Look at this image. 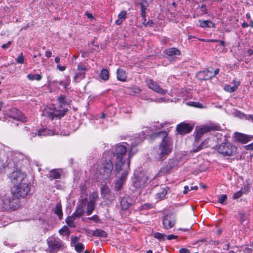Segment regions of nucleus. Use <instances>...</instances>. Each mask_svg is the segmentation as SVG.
I'll use <instances>...</instances> for the list:
<instances>
[{"label":"nucleus","instance_id":"1","mask_svg":"<svg viewBox=\"0 0 253 253\" xmlns=\"http://www.w3.org/2000/svg\"><path fill=\"white\" fill-rule=\"evenodd\" d=\"M144 133L141 137L139 136L135 141L131 143L130 150L126 157V148L124 145L118 144L113 150L108 152L103 155L101 163L96 168V174L98 178L104 179L108 178L111 174L113 168V162L115 163V171L116 174L120 172L124 164L128 163L129 166L130 159L133 154L132 151L133 147L142 142L145 138Z\"/></svg>","mask_w":253,"mask_h":253},{"label":"nucleus","instance_id":"2","mask_svg":"<svg viewBox=\"0 0 253 253\" xmlns=\"http://www.w3.org/2000/svg\"><path fill=\"white\" fill-rule=\"evenodd\" d=\"M151 137L152 138L161 137L162 139L159 145L158 156L160 160H165L172 151L173 142L172 139L168 136L167 132L165 131L154 133L151 134Z\"/></svg>","mask_w":253,"mask_h":253},{"label":"nucleus","instance_id":"3","mask_svg":"<svg viewBox=\"0 0 253 253\" xmlns=\"http://www.w3.org/2000/svg\"><path fill=\"white\" fill-rule=\"evenodd\" d=\"M58 101L60 104V107L58 109H46L44 110L43 115L47 117L50 120L60 119L64 117L68 112V109L62 107L63 105H68L70 100L67 98L64 95H61L58 98Z\"/></svg>","mask_w":253,"mask_h":253},{"label":"nucleus","instance_id":"4","mask_svg":"<svg viewBox=\"0 0 253 253\" xmlns=\"http://www.w3.org/2000/svg\"><path fill=\"white\" fill-rule=\"evenodd\" d=\"M46 241L47 245L46 251L49 253H57L64 251L67 248L64 241L57 237L49 236Z\"/></svg>","mask_w":253,"mask_h":253},{"label":"nucleus","instance_id":"5","mask_svg":"<svg viewBox=\"0 0 253 253\" xmlns=\"http://www.w3.org/2000/svg\"><path fill=\"white\" fill-rule=\"evenodd\" d=\"M30 191V183L27 181L20 182L19 185L14 187L11 190L12 196L18 198L24 197Z\"/></svg>","mask_w":253,"mask_h":253},{"label":"nucleus","instance_id":"6","mask_svg":"<svg viewBox=\"0 0 253 253\" xmlns=\"http://www.w3.org/2000/svg\"><path fill=\"white\" fill-rule=\"evenodd\" d=\"M2 208L5 210H15L19 206L20 201L18 198L5 195L1 200Z\"/></svg>","mask_w":253,"mask_h":253},{"label":"nucleus","instance_id":"7","mask_svg":"<svg viewBox=\"0 0 253 253\" xmlns=\"http://www.w3.org/2000/svg\"><path fill=\"white\" fill-rule=\"evenodd\" d=\"M220 129V126L215 123H210L204 125L201 127L196 128L195 139L196 140L200 139L205 133L209 131L219 130Z\"/></svg>","mask_w":253,"mask_h":253},{"label":"nucleus","instance_id":"8","mask_svg":"<svg viewBox=\"0 0 253 253\" xmlns=\"http://www.w3.org/2000/svg\"><path fill=\"white\" fill-rule=\"evenodd\" d=\"M236 149V147L233 144L226 142L219 145L217 151L223 156H231L235 154Z\"/></svg>","mask_w":253,"mask_h":253},{"label":"nucleus","instance_id":"9","mask_svg":"<svg viewBox=\"0 0 253 253\" xmlns=\"http://www.w3.org/2000/svg\"><path fill=\"white\" fill-rule=\"evenodd\" d=\"M130 167L128 166V163L124 164L123 168L120 169V172H121V176L115 183V188L116 190L119 191L122 188V186L126 179Z\"/></svg>","mask_w":253,"mask_h":253},{"label":"nucleus","instance_id":"10","mask_svg":"<svg viewBox=\"0 0 253 253\" xmlns=\"http://www.w3.org/2000/svg\"><path fill=\"white\" fill-rule=\"evenodd\" d=\"M149 183L148 175L144 173H140L139 175L135 176L133 181V185L136 188H142L145 187Z\"/></svg>","mask_w":253,"mask_h":253},{"label":"nucleus","instance_id":"11","mask_svg":"<svg viewBox=\"0 0 253 253\" xmlns=\"http://www.w3.org/2000/svg\"><path fill=\"white\" fill-rule=\"evenodd\" d=\"M26 174L20 170L16 169L14 170L9 176L10 178L13 183H16L18 181L20 182L27 181Z\"/></svg>","mask_w":253,"mask_h":253},{"label":"nucleus","instance_id":"12","mask_svg":"<svg viewBox=\"0 0 253 253\" xmlns=\"http://www.w3.org/2000/svg\"><path fill=\"white\" fill-rule=\"evenodd\" d=\"M87 70L85 66L82 63H80L77 66L74 80L76 83L80 82L85 78V73Z\"/></svg>","mask_w":253,"mask_h":253},{"label":"nucleus","instance_id":"13","mask_svg":"<svg viewBox=\"0 0 253 253\" xmlns=\"http://www.w3.org/2000/svg\"><path fill=\"white\" fill-rule=\"evenodd\" d=\"M7 116L13 119L20 120L23 122H26V118L19 110L15 108H11L8 112Z\"/></svg>","mask_w":253,"mask_h":253},{"label":"nucleus","instance_id":"14","mask_svg":"<svg viewBox=\"0 0 253 253\" xmlns=\"http://www.w3.org/2000/svg\"><path fill=\"white\" fill-rule=\"evenodd\" d=\"M146 82L149 88L153 91L161 94H165L167 93V90L161 88L158 84L153 80L148 79Z\"/></svg>","mask_w":253,"mask_h":253},{"label":"nucleus","instance_id":"15","mask_svg":"<svg viewBox=\"0 0 253 253\" xmlns=\"http://www.w3.org/2000/svg\"><path fill=\"white\" fill-rule=\"evenodd\" d=\"M21 133L23 138L27 141L31 140L37 135V132L34 131L33 128L28 126H25Z\"/></svg>","mask_w":253,"mask_h":253},{"label":"nucleus","instance_id":"16","mask_svg":"<svg viewBox=\"0 0 253 253\" xmlns=\"http://www.w3.org/2000/svg\"><path fill=\"white\" fill-rule=\"evenodd\" d=\"M163 224L164 228L169 229L172 228L175 224V216L172 214H167L163 219Z\"/></svg>","mask_w":253,"mask_h":253},{"label":"nucleus","instance_id":"17","mask_svg":"<svg viewBox=\"0 0 253 253\" xmlns=\"http://www.w3.org/2000/svg\"><path fill=\"white\" fill-rule=\"evenodd\" d=\"M193 127L188 123H182L177 125L176 130L179 134L184 135L191 132Z\"/></svg>","mask_w":253,"mask_h":253},{"label":"nucleus","instance_id":"18","mask_svg":"<svg viewBox=\"0 0 253 253\" xmlns=\"http://www.w3.org/2000/svg\"><path fill=\"white\" fill-rule=\"evenodd\" d=\"M164 52L167 55V58L172 61H174L176 59V56H179L181 54L180 50L175 47L166 49Z\"/></svg>","mask_w":253,"mask_h":253},{"label":"nucleus","instance_id":"19","mask_svg":"<svg viewBox=\"0 0 253 253\" xmlns=\"http://www.w3.org/2000/svg\"><path fill=\"white\" fill-rule=\"evenodd\" d=\"M234 136L236 140L243 144L247 143L253 139V136L248 135L238 132H236L234 133Z\"/></svg>","mask_w":253,"mask_h":253},{"label":"nucleus","instance_id":"20","mask_svg":"<svg viewBox=\"0 0 253 253\" xmlns=\"http://www.w3.org/2000/svg\"><path fill=\"white\" fill-rule=\"evenodd\" d=\"M197 77L200 80H208L212 78L211 72L208 68L206 70L200 71L197 74Z\"/></svg>","mask_w":253,"mask_h":253},{"label":"nucleus","instance_id":"21","mask_svg":"<svg viewBox=\"0 0 253 253\" xmlns=\"http://www.w3.org/2000/svg\"><path fill=\"white\" fill-rule=\"evenodd\" d=\"M86 205L85 201L83 200L76 207V210L73 213L74 215L76 216L78 218L81 217L84 213V208Z\"/></svg>","mask_w":253,"mask_h":253},{"label":"nucleus","instance_id":"22","mask_svg":"<svg viewBox=\"0 0 253 253\" xmlns=\"http://www.w3.org/2000/svg\"><path fill=\"white\" fill-rule=\"evenodd\" d=\"M139 1V4L141 6V15L142 17H145L146 14V10L149 4L153 1V0H138Z\"/></svg>","mask_w":253,"mask_h":253},{"label":"nucleus","instance_id":"23","mask_svg":"<svg viewBox=\"0 0 253 253\" xmlns=\"http://www.w3.org/2000/svg\"><path fill=\"white\" fill-rule=\"evenodd\" d=\"M132 200L129 197H124L121 201V206L124 210H127L131 206Z\"/></svg>","mask_w":253,"mask_h":253},{"label":"nucleus","instance_id":"24","mask_svg":"<svg viewBox=\"0 0 253 253\" xmlns=\"http://www.w3.org/2000/svg\"><path fill=\"white\" fill-rule=\"evenodd\" d=\"M117 79L122 82H125L127 78L126 72L122 69H118L117 70Z\"/></svg>","mask_w":253,"mask_h":253},{"label":"nucleus","instance_id":"25","mask_svg":"<svg viewBox=\"0 0 253 253\" xmlns=\"http://www.w3.org/2000/svg\"><path fill=\"white\" fill-rule=\"evenodd\" d=\"M48 177L51 180L60 178L61 173L59 170H52L48 174Z\"/></svg>","mask_w":253,"mask_h":253},{"label":"nucleus","instance_id":"26","mask_svg":"<svg viewBox=\"0 0 253 253\" xmlns=\"http://www.w3.org/2000/svg\"><path fill=\"white\" fill-rule=\"evenodd\" d=\"M78 218L76 216L74 215L73 213L72 215L68 216L66 219V222L67 224L72 228L75 227L76 225L74 223V221Z\"/></svg>","mask_w":253,"mask_h":253},{"label":"nucleus","instance_id":"27","mask_svg":"<svg viewBox=\"0 0 253 253\" xmlns=\"http://www.w3.org/2000/svg\"><path fill=\"white\" fill-rule=\"evenodd\" d=\"M200 26L202 28L206 27H214V24L210 20H201L199 21Z\"/></svg>","mask_w":253,"mask_h":253},{"label":"nucleus","instance_id":"28","mask_svg":"<svg viewBox=\"0 0 253 253\" xmlns=\"http://www.w3.org/2000/svg\"><path fill=\"white\" fill-rule=\"evenodd\" d=\"M92 235L94 236L105 238L107 236V233L101 229H97L93 232Z\"/></svg>","mask_w":253,"mask_h":253},{"label":"nucleus","instance_id":"29","mask_svg":"<svg viewBox=\"0 0 253 253\" xmlns=\"http://www.w3.org/2000/svg\"><path fill=\"white\" fill-rule=\"evenodd\" d=\"M54 212L58 216L60 219L62 218L63 214L62 211V207L61 204L59 203L56 205L54 210Z\"/></svg>","mask_w":253,"mask_h":253},{"label":"nucleus","instance_id":"30","mask_svg":"<svg viewBox=\"0 0 253 253\" xmlns=\"http://www.w3.org/2000/svg\"><path fill=\"white\" fill-rule=\"evenodd\" d=\"M99 77L101 79L104 81L108 80L109 78V72L108 70L106 69H102L101 71Z\"/></svg>","mask_w":253,"mask_h":253},{"label":"nucleus","instance_id":"31","mask_svg":"<svg viewBox=\"0 0 253 253\" xmlns=\"http://www.w3.org/2000/svg\"><path fill=\"white\" fill-rule=\"evenodd\" d=\"M27 78L30 81L36 80V81H39L42 79V77L41 75L38 74H29L27 76Z\"/></svg>","mask_w":253,"mask_h":253},{"label":"nucleus","instance_id":"32","mask_svg":"<svg viewBox=\"0 0 253 253\" xmlns=\"http://www.w3.org/2000/svg\"><path fill=\"white\" fill-rule=\"evenodd\" d=\"M167 194V189L166 188H162L160 192L156 195V199L161 200L163 199Z\"/></svg>","mask_w":253,"mask_h":253},{"label":"nucleus","instance_id":"33","mask_svg":"<svg viewBox=\"0 0 253 253\" xmlns=\"http://www.w3.org/2000/svg\"><path fill=\"white\" fill-rule=\"evenodd\" d=\"M94 206H95V205H94V203L93 202L90 201V202H88L87 206V211H86L87 215H89L92 213L94 209Z\"/></svg>","mask_w":253,"mask_h":253},{"label":"nucleus","instance_id":"34","mask_svg":"<svg viewBox=\"0 0 253 253\" xmlns=\"http://www.w3.org/2000/svg\"><path fill=\"white\" fill-rule=\"evenodd\" d=\"M59 233L62 236H69L70 233L69 229L66 226H64L59 230Z\"/></svg>","mask_w":253,"mask_h":253},{"label":"nucleus","instance_id":"35","mask_svg":"<svg viewBox=\"0 0 253 253\" xmlns=\"http://www.w3.org/2000/svg\"><path fill=\"white\" fill-rule=\"evenodd\" d=\"M74 247L76 251L79 253H82L84 249V245L81 243H77Z\"/></svg>","mask_w":253,"mask_h":253},{"label":"nucleus","instance_id":"36","mask_svg":"<svg viewBox=\"0 0 253 253\" xmlns=\"http://www.w3.org/2000/svg\"><path fill=\"white\" fill-rule=\"evenodd\" d=\"M208 140H205L202 143H201L199 146H198L195 150H193L194 152H197L200 150H201L204 148L208 147L209 146L207 145Z\"/></svg>","mask_w":253,"mask_h":253},{"label":"nucleus","instance_id":"37","mask_svg":"<svg viewBox=\"0 0 253 253\" xmlns=\"http://www.w3.org/2000/svg\"><path fill=\"white\" fill-rule=\"evenodd\" d=\"M246 187H245L244 188V191L246 190ZM243 189H242L240 191L235 193L234 194V195H233V199H237L239 198L240 197H241L242 196L243 194L244 193H245V191L243 192Z\"/></svg>","mask_w":253,"mask_h":253},{"label":"nucleus","instance_id":"38","mask_svg":"<svg viewBox=\"0 0 253 253\" xmlns=\"http://www.w3.org/2000/svg\"><path fill=\"white\" fill-rule=\"evenodd\" d=\"M25 57H24L22 53H21L16 59V62L19 64H24L25 63Z\"/></svg>","mask_w":253,"mask_h":253},{"label":"nucleus","instance_id":"39","mask_svg":"<svg viewBox=\"0 0 253 253\" xmlns=\"http://www.w3.org/2000/svg\"><path fill=\"white\" fill-rule=\"evenodd\" d=\"M154 236L155 238H156L160 240H163V241L165 240V237H166V236L165 234H162V233H160L159 232L155 233L154 235Z\"/></svg>","mask_w":253,"mask_h":253},{"label":"nucleus","instance_id":"40","mask_svg":"<svg viewBox=\"0 0 253 253\" xmlns=\"http://www.w3.org/2000/svg\"><path fill=\"white\" fill-rule=\"evenodd\" d=\"M227 195H225V194H223L222 195H221L219 198H218V201L222 204H225V202L226 201V200H227Z\"/></svg>","mask_w":253,"mask_h":253},{"label":"nucleus","instance_id":"41","mask_svg":"<svg viewBox=\"0 0 253 253\" xmlns=\"http://www.w3.org/2000/svg\"><path fill=\"white\" fill-rule=\"evenodd\" d=\"M224 90L230 93L234 92L236 90L233 86H231L230 85H226L224 86Z\"/></svg>","mask_w":253,"mask_h":253},{"label":"nucleus","instance_id":"42","mask_svg":"<svg viewBox=\"0 0 253 253\" xmlns=\"http://www.w3.org/2000/svg\"><path fill=\"white\" fill-rule=\"evenodd\" d=\"M126 18V12L125 10L122 11L118 15V18L124 20Z\"/></svg>","mask_w":253,"mask_h":253},{"label":"nucleus","instance_id":"43","mask_svg":"<svg viewBox=\"0 0 253 253\" xmlns=\"http://www.w3.org/2000/svg\"><path fill=\"white\" fill-rule=\"evenodd\" d=\"M210 70L211 72V74L212 75V78L217 75L219 72V69H216V70H214L211 67H209Z\"/></svg>","mask_w":253,"mask_h":253},{"label":"nucleus","instance_id":"44","mask_svg":"<svg viewBox=\"0 0 253 253\" xmlns=\"http://www.w3.org/2000/svg\"><path fill=\"white\" fill-rule=\"evenodd\" d=\"M5 168V164L3 161L0 160V173L4 171Z\"/></svg>","mask_w":253,"mask_h":253},{"label":"nucleus","instance_id":"45","mask_svg":"<svg viewBox=\"0 0 253 253\" xmlns=\"http://www.w3.org/2000/svg\"><path fill=\"white\" fill-rule=\"evenodd\" d=\"M80 240V238L77 236L71 238V243L77 244V242Z\"/></svg>","mask_w":253,"mask_h":253},{"label":"nucleus","instance_id":"46","mask_svg":"<svg viewBox=\"0 0 253 253\" xmlns=\"http://www.w3.org/2000/svg\"><path fill=\"white\" fill-rule=\"evenodd\" d=\"M201 10L204 14L208 13V10L206 9V6L205 4H202L200 7Z\"/></svg>","mask_w":253,"mask_h":253},{"label":"nucleus","instance_id":"47","mask_svg":"<svg viewBox=\"0 0 253 253\" xmlns=\"http://www.w3.org/2000/svg\"><path fill=\"white\" fill-rule=\"evenodd\" d=\"M233 84H234L233 87L236 89V90H237V89L238 88V86L240 84V82L238 81L234 80L233 81Z\"/></svg>","mask_w":253,"mask_h":253},{"label":"nucleus","instance_id":"48","mask_svg":"<svg viewBox=\"0 0 253 253\" xmlns=\"http://www.w3.org/2000/svg\"><path fill=\"white\" fill-rule=\"evenodd\" d=\"M245 148L247 150H253V142L250 144L245 146Z\"/></svg>","mask_w":253,"mask_h":253},{"label":"nucleus","instance_id":"49","mask_svg":"<svg viewBox=\"0 0 253 253\" xmlns=\"http://www.w3.org/2000/svg\"><path fill=\"white\" fill-rule=\"evenodd\" d=\"M88 219L96 222H97L99 220L98 217L96 215H94L92 216L89 217Z\"/></svg>","mask_w":253,"mask_h":253},{"label":"nucleus","instance_id":"50","mask_svg":"<svg viewBox=\"0 0 253 253\" xmlns=\"http://www.w3.org/2000/svg\"><path fill=\"white\" fill-rule=\"evenodd\" d=\"M57 68L60 71H64L66 69V66H61L60 65H57Z\"/></svg>","mask_w":253,"mask_h":253},{"label":"nucleus","instance_id":"51","mask_svg":"<svg viewBox=\"0 0 253 253\" xmlns=\"http://www.w3.org/2000/svg\"><path fill=\"white\" fill-rule=\"evenodd\" d=\"M166 237L168 240L176 239L177 238V236L172 234L169 235L168 236H166Z\"/></svg>","mask_w":253,"mask_h":253},{"label":"nucleus","instance_id":"52","mask_svg":"<svg viewBox=\"0 0 253 253\" xmlns=\"http://www.w3.org/2000/svg\"><path fill=\"white\" fill-rule=\"evenodd\" d=\"M11 43V42H8L7 43L2 44L1 47L3 49H6L9 47Z\"/></svg>","mask_w":253,"mask_h":253},{"label":"nucleus","instance_id":"53","mask_svg":"<svg viewBox=\"0 0 253 253\" xmlns=\"http://www.w3.org/2000/svg\"><path fill=\"white\" fill-rule=\"evenodd\" d=\"M179 253H190V252L187 249L182 248L179 250Z\"/></svg>","mask_w":253,"mask_h":253},{"label":"nucleus","instance_id":"54","mask_svg":"<svg viewBox=\"0 0 253 253\" xmlns=\"http://www.w3.org/2000/svg\"><path fill=\"white\" fill-rule=\"evenodd\" d=\"M85 15L87 16V17L89 19H93V15L90 13H89L87 11H86L85 12Z\"/></svg>","mask_w":253,"mask_h":253},{"label":"nucleus","instance_id":"55","mask_svg":"<svg viewBox=\"0 0 253 253\" xmlns=\"http://www.w3.org/2000/svg\"><path fill=\"white\" fill-rule=\"evenodd\" d=\"M184 189L183 190V193L184 194H186L188 192V191L190 190V189L189 188V186L187 185L184 186Z\"/></svg>","mask_w":253,"mask_h":253},{"label":"nucleus","instance_id":"56","mask_svg":"<svg viewBox=\"0 0 253 253\" xmlns=\"http://www.w3.org/2000/svg\"><path fill=\"white\" fill-rule=\"evenodd\" d=\"M143 19V22L142 23L143 25L145 26H147L149 25V22L146 23V14H145V17H142Z\"/></svg>","mask_w":253,"mask_h":253},{"label":"nucleus","instance_id":"57","mask_svg":"<svg viewBox=\"0 0 253 253\" xmlns=\"http://www.w3.org/2000/svg\"><path fill=\"white\" fill-rule=\"evenodd\" d=\"M45 56L47 58H49L52 56V52L50 51H46L45 52Z\"/></svg>","mask_w":253,"mask_h":253},{"label":"nucleus","instance_id":"58","mask_svg":"<svg viewBox=\"0 0 253 253\" xmlns=\"http://www.w3.org/2000/svg\"><path fill=\"white\" fill-rule=\"evenodd\" d=\"M193 104H194L193 106H194L195 107H197L198 108H202L203 107L202 104L200 103L193 102Z\"/></svg>","mask_w":253,"mask_h":253},{"label":"nucleus","instance_id":"59","mask_svg":"<svg viewBox=\"0 0 253 253\" xmlns=\"http://www.w3.org/2000/svg\"><path fill=\"white\" fill-rule=\"evenodd\" d=\"M80 187H81V189L82 192L84 193L85 192V190H86V187L85 186V185L82 184L81 185Z\"/></svg>","mask_w":253,"mask_h":253},{"label":"nucleus","instance_id":"60","mask_svg":"<svg viewBox=\"0 0 253 253\" xmlns=\"http://www.w3.org/2000/svg\"><path fill=\"white\" fill-rule=\"evenodd\" d=\"M122 22H123L122 20L118 18L117 20H116L115 21V23L117 25H121L122 24Z\"/></svg>","mask_w":253,"mask_h":253},{"label":"nucleus","instance_id":"61","mask_svg":"<svg viewBox=\"0 0 253 253\" xmlns=\"http://www.w3.org/2000/svg\"><path fill=\"white\" fill-rule=\"evenodd\" d=\"M143 209H150L151 208V205H149V204H144L143 206Z\"/></svg>","mask_w":253,"mask_h":253},{"label":"nucleus","instance_id":"62","mask_svg":"<svg viewBox=\"0 0 253 253\" xmlns=\"http://www.w3.org/2000/svg\"><path fill=\"white\" fill-rule=\"evenodd\" d=\"M249 26V24L246 22H244L242 24V27L244 28L248 27Z\"/></svg>","mask_w":253,"mask_h":253},{"label":"nucleus","instance_id":"63","mask_svg":"<svg viewBox=\"0 0 253 253\" xmlns=\"http://www.w3.org/2000/svg\"><path fill=\"white\" fill-rule=\"evenodd\" d=\"M248 54L250 56H251L252 55H253V50L251 49H249L248 50Z\"/></svg>","mask_w":253,"mask_h":253},{"label":"nucleus","instance_id":"64","mask_svg":"<svg viewBox=\"0 0 253 253\" xmlns=\"http://www.w3.org/2000/svg\"><path fill=\"white\" fill-rule=\"evenodd\" d=\"M54 60H55V63H59L60 62V58L58 56H57V57H55Z\"/></svg>","mask_w":253,"mask_h":253}]
</instances>
